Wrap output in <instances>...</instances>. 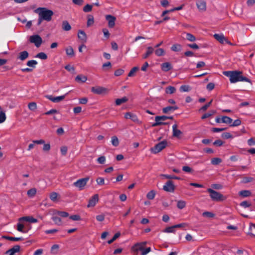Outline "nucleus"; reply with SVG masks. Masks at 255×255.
I'll return each instance as SVG.
<instances>
[{"mask_svg":"<svg viewBox=\"0 0 255 255\" xmlns=\"http://www.w3.org/2000/svg\"><path fill=\"white\" fill-rule=\"evenodd\" d=\"M242 73L241 72L238 71H228L223 72L224 75L230 78V82L232 83L238 82L251 83V80L249 78L242 76Z\"/></svg>","mask_w":255,"mask_h":255,"instance_id":"obj_1","label":"nucleus"},{"mask_svg":"<svg viewBox=\"0 0 255 255\" xmlns=\"http://www.w3.org/2000/svg\"><path fill=\"white\" fill-rule=\"evenodd\" d=\"M35 12L38 14L39 17L47 21L51 20L52 16L53 15V12L51 10L45 7H38L35 10Z\"/></svg>","mask_w":255,"mask_h":255,"instance_id":"obj_2","label":"nucleus"},{"mask_svg":"<svg viewBox=\"0 0 255 255\" xmlns=\"http://www.w3.org/2000/svg\"><path fill=\"white\" fill-rule=\"evenodd\" d=\"M207 192L210 193V197L213 201H223L226 199L221 193L216 191L212 189L208 188Z\"/></svg>","mask_w":255,"mask_h":255,"instance_id":"obj_3","label":"nucleus"},{"mask_svg":"<svg viewBox=\"0 0 255 255\" xmlns=\"http://www.w3.org/2000/svg\"><path fill=\"white\" fill-rule=\"evenodd\" d=\"M167 145V142L166 140H163L157 144H155V146L150 149V151L154 154H156L162 149L165 148Z\"/></svg>","mask_w":255,"mask_h":255,"instance_id":"obj_4","label":"nucleus"},{"mask_svg":"<svg viewBox=\"0 0 255 255\" xmlns=\"http://www.w3.org/2000/svg\"><path fill=\"white\" fill-rule=\"evenodd\" d=\"M89 180V177L80 179L77 180L76 182H74L73 185L78 188L79 190H82L84 189V187L86 185Z\"/></svg>","mask_w":255,"mask_h":255,"instance_id":"obj_5","label":"nucleus"},{"mask_svg":"<svg viewBox=\"0 0 255 255\" xmlns=\"http://www.w3.org/2000/svg\"><path fill=\"white\" fill-rule=\"evenodd\" d=\"M168 116H156L155 118V122L152 125V126L154 127L160 125H167L168 124V123H165L162 121H164L166 120H168Z\"/></svg>","mask_w":255,"mask_h":255,"instance_id":"obj_6","label":"nucleus"},{"mask_svg":"<svg viewBox=\"0 0 255 255\" xmlns=\"http://www.w3.org/2000/svg\"><path fill=\"white\" fill-rule=\"evenodd\" d=\"M29 40L31 43H34L37 47H39L42 42V38L37 34L30 36Z\"/></svg>","mask_w":255,"mask_h":255,"instance_id":"obj_7","label":"nucleus"},{"mask_svg":"<svg viewBox=\"0 0 255 255\" xmlns=\"http://www.w3.org/2000/svg\"><path fill=\"white\" fill-rule=\"evenodd\" d=\"M214 37L221 43H227L230 46H234V44L230 42L224 35L223 33L215 34Z\"/></svg>","mask_w":255,"mask_h":255,"instance_id":"obj_8","label":"nucleus"},{"mask_svg":"<svg viewBox=\"0 0 255 255\" xmlns=\"http://www.w3.org/2000/svg\"><path fill=\"white\" fill-rule=\"evenodd\" d=\"M146 244V242L136 243L132 247L131 251L135 253H138V251L142 252Z\"/></svg>","mask_w":255,"mask_h":255,"instance_id":"obj_9","label":"nucleus"},{"mask_svg":"<svg viewBox=\"0 0 255 255\" xmlns=\"http://www.w3.org/2000/svg\"><path fill=\"white\" fill-rule=\"evenodd\" d=\"M163 189L166 192L173 193L175 190L173 182L171 180H168L163 186Z\"/></svg>","mask_w":255,"mask_h":255,"instance_id":"obj_10","label":"nucleus"},{"mask_svg":"<svg viewBox=\"0 0 255 255\" xmlns=\"http://www.w3.org/2000/svg\"><path fill=\"white\" fill-rule=\"evenodd\" d=\"M91 91L96 94H102L107 91V89L103 87L95 86L91 88Z\"/></svg>","mask_w":255,"mask_h":255,"instance_id":"obj_11","label":"nucleus"},{"mask_svg":"<svg viewBox=\"0 0 255 255\" xmlns=\"http://www.w3.org/2000/svg\"><path fill=\"white\" fill-rule=\"evenodd\" d=\"M99 201V196L98 194H95L89 200L88 204L87 205V207H94L97 203H98Z\"/></svg>","mask_w":255,"mask_h":255,"instance_id":"obj_12","label":"nucleus"},{"mask_svg":"<svg viewBox=\"0 0 255 255\" xmlns=\"http://www.w3.org/2000/svg\"><path fill=\"white\" fill-rule=\"evenodd\" d=\"M45 97L54 103H58L62 101L65 98V95L54 97L52 95H46Z\"/></svg>","mask_w":255,"mask_h":255,"instance_id":"obj_13","label":"nucleus"},{"mask_svg":"<svg viewBox=\"0 0 255 255\" xmlns=\"http://www.w3.org/2000/svg\"><path fill=\"white\" fill-rule=\"evenodd\" d=\"M125 118L127 119H130L135 123H138L139 120L137 116L130 112H127L125 114Z\"/></svg>","mask_w":255,"mask_h":255,"instance_id":"obj_14","label":"nucleus"},{"mask_svg":"<svg viewBox=\"0 0 255 255\" xmlns=\"http://www.w3.org/2000/svg\"><path fill=\"white\" fill-rule=\"evenodd\" d=\"M106 19L108 21V26L112 28L115 25L116 17L112 15H107Z\"/></svg>","mask_w":255,"mask_h":255,"instance_id":"obj_15","label":"nucleus"},{"mask_svg":"<svg viewBox=\"0 0 255 255\" xmlns=\"http://www.w3.org/2000/svg\"><path fill=\"white\" fill-rule=\"evenodd\" d=\"M18 221L19 222H22V221H26V222H29L30 223H34L37 222L38 221L36 219H35L31 216H25V217H22L19 218Z\"/></svg>","mask_w":255,"mask_h":255,"instance_id":"obj_16","label":"nucleus"},{"mask_svg":"<svg viewBox=\"0 0 255 255\" xmlns=\"http://www.w3.org/2000/svg\"><path fill=\"white\" fill-rule=\"evenodd\" d=\"M196 5L199 10L204 11L206 9V3L204 0H199L196 2Z\"/></svg>","mask_w":255,"mask_h":255,"instance_id":"obj_17","label":"nucleus"},{"mask_svg":"<svg viewBox=\"0 0 255 255\" xmlns=\"http://www.w3.org/2000/svg\"><path fill=\"white\" fill-rule=\"evenodd\" d=\"M75 80L78 83H85L87 81V76H86L85 75L80 74V75H77L75 77Z\"/></svg>","mask_w":255,"mask_h":255,"instance_id":"obj_18","label":"nucleus"},{"mask_svg":"<svg viewBox=\"0 0 255 255\" xmlns=\"http://www.w3.org/2000/svg\"><path fill=\"white\" fill-rule=\"evenodd\" d=\"M172 67L169 62H165L161 64V69L162 71L167 72L172 69Z\"/></svg>","mask_w":255,"mask_h":255,"instance_id":"obj_19","label":"nucleus"},{"mask_svg":"<svg viewBox=\"0 0 255 255\" xmlns=\"http://www.w3.org/2000/svg\"><path fill=\"white\" fill-rule=\"evenodd\" d=\"M178 109V107L177 106H168L163 108L162 112L164 114L168 113L170 111H174Z\"/></svg>","mask_w":255,"mask_h":255,"instance_id":"obj_20","label":"nucleus"},{"mask_svg":"<svg viewBox=\"0 0 255 255\" xmlns=\"http://www.w3.org/2000/svg\"><path fill=\"white\" fill-rule=\"evenodd\" d=\"M177 125L176 124L172 126L173 136L175 137H179L182 133V132L179 129L177 128Z\"/></svg>","mask_w":255,"mask_h":255,"instance_id":"obj_21","label":"nucleus"},{"mask_svg":"<svg viewBox=\"0 0 255 255\" xmlns=\"http://www.w3.org/2000/svg\"><path fill=\"white\" fill-rule=\"evenodd\" d=\"M1 238L11 241H20L24 240L22 237H12L6 236H2Z\"/></svg>","mask_w":255,"mask_h":255,"instance_id":"obj_22","label":"nucleus"},{"mask_svg":"<svg viewBox=\"0 0 255 255\" xmlns=\"http://www.w3.org/2000/svg\"><path fill=\"white\" fill-rule=\"evenodd\" d=\"M29 54L26 51H23L19 53L18 59L21 61L25 60L28 57Z\"/></svg>","mask_w":255,"mask_h":255,"instance_id":"obj_23","label":"nucleus"},{"mask_svg":"<svg viewBox=\"0 0 255 255\" xmlns=\"http://www.w3.org/2000/svg\"><path fill=\"white\" fill-rule=\"evenodd\" d=\"M78 37L79 39L81 40L82 41H85L87 39V35L85 32L83 30H79L78 32Z\"/></svg>","mask_w":255,"mask_h":255,"instance_id":"obj_24","label":"nucleus"},{"mask_svg":"<svg viewBox=\"0 0 255 255\" xmlns=\"http://www.w3.org/2000/svg\"><path fill=\"white\" fill-rule=\"evenodd\" d=\"M62 28L65 31H69L71 29V26L67 21L64 20L62 22Z\"/></svg>","mask_w":255,"mask_h":255,"instance_id":"obj_25","label":"nucleus"},{"mask_svg":"<svg viewBox=\"0 0 255 255\" xmlns=\"http://www.w3.org/2000/svg\"><path fill=\"white\" fill-rule=\"evenodd\" d=\"M20 251V246L19 245H15L12 248L10 249L8 251L6 252V254H8V253H11L13 254H15L16 253L19 252Z\"/></svg>","mask_w":255,"mask_h":255,"instance_id":"obj_26","label":"nucleus"},{"mask_svg":"<svg viewBox=\"0 0 255 255\" xmlns=\"http://www.w3.org/2000/svg\"><path fill=\"white\" fill-rule=\"evenodd\" d=\"M37 64V62L34 60H29L26 63V65L32 69L35 68Z\"/></svg>","mask_w":255,"mask_h":255,"instance_id":"obj_27","label":"nucleus"},{"mask_svg":"<svg viewBox=\"0 0 255 255\" xmlns=\"http://www.w3.org/2000/svg\"><path fill=\"white\" fill-rule=\"evenodd\" d=\"M239 194L240 196H241L244 197H249L251 195V192L249 190H242L239 192Z\"/></svg>","mask_w":255,"mask_h":255,"instance_id":"obj_28","label":"nucleus"},{"mask_svg":"<svg viewBox=\"0 0 255 255\" xmlns=\"http://www.w3.org/2000/svg\"><path fill=\"white\" fill-rule=\"evenodd\" d=\"M128 101V99L126 97H124L121 99H117L116 100V104L117 106H119L123 103H126Z\"/></svg>","mask_w":255,"mask_h":255,"instance_id":"obj_29","label":"nucleus"},{"mask_svg":"<svg viewBox=\"0 0 255 255\" xmlns=\"http://www.w3.org/2000/svg\"><path fill=\"white\" fill-rule=\"evenodd\" d=\"M222 123L230 125L232 123L233 120L227 116H223L222 120Z\"/></svg>","mask_w":255,"mask_h":255,"instance_id":"obj_30","label":"nucleus"},{"mask_svg":"<svg viewBox=\"0 0 255 255\" xmlns=\"http://www.w3.org/2000/svg\"><path fill=\"white\" fill-rule=\"evenodd\" d=\"M35 58H38L42 60H46L47 59V55L44 52H40L35 56Z\"/></svg>","mask_w":255,"mask_h":255,"instance_id":"obj_31","label":"nucleus"},{"mask_svg":"<svg viewBox=\"0 0 255 255\" xmlns=\"http://www.w3.org/2000/svg\"><path fill=\"white\" fill-rule=\"evenodd\" d=\"M222 162V159L220 158L215 157L211 159V163L213 165H217Z\"/></svg>","mask_w":255,"mask_h":255,"instance_id":"obj_32","label":"nucleus"},{"mask_svg":"<svg viewBox=\"0 0 255 255\" xmlns=\"http://www.w3.org/2000/svg\"><path fill=\"white\" fill-rule=\"evenodd\" d=\"M191 89L189 85H182L180 87V91L182 92H189Z\"/></svg>","mask_w":255,"mask_h":255,"instance_id":"obj_33","label":"nucleus"},{"mask_svg":"<svg viewBox=\"0 0 255 255\" xmlns=\"http://www.w3.org/2000/svg\"><path fill=\"white\" fill-rule=\"evenodd\" d=\"M240 205L244 208H247L251 207L252 206V204L250 201H244L242 202Z\"/></svg>","mask_w":255,"mask_h":255,"instance_id":"obj_34","label":"nucleus"},{"mask_svg":"<svg viewBox=\"0 0 255 255\" xmlns=\"http://www.w3.org/2000/svg\"><path fill=\"white\" fill-rule=\"evenodd\" d=\"M112 144L114 146H117L119 144V141L118 137L116 136L112 137L111 140Z\"/></svg>","mask_w":255,"mask_h":255,"instance_id":"obj_35","label":"nucleus"},{"mask_svg":"<svg viewBox=\"0 0 255 255\" xmlns=\"http://www.w3.org/2000/svg\"><path fill=\"white\" fill-rule=\"evenodd\" d=\"M186 206V202L183 200H179L177 202V207L180 209H182Z\"/></svg>","mask_w":255,"mask_h":255,"instance_id":"obj_36","label":"nucleus"},{"mask_svg":"<svg viewBox=\"0 0 255 255\" xmlns=\"http://www.w3.org/2000/svg\"><path fill=\"white\" fill-rule=\"evenodd\" d=\"M52 220L56 224L58 225H60L61 224V218L58 216H53L52 217Z\"/></svg>","mask_w":255,"mask_h":255,"instance_id":"obj_37","label":"nucleus"},{"mask_svg":"<svg viewBox=\"0 0 255 255\" xmlns=\"http://www.w3.org/2000/svg\"><path fill=\"white\" fill-rule=\"evenodd\" d=\"M176 91V89L173 86H168L166 88V93L167 94H172Z\"/></svg>","mask_w":255,"mask_h":255,"instance_id":"obj_38","label":"nucleus"},{"mask_svg":"<svg viewBox=\"0 0 255 255\" xmlns=\"http://www.w3.org/2000/svg\"><path fill=\"white\" fill-rule=\"evenodd\" d=\"M36 193V190L35 188H31L27 191V194L29 197H33Z\"/></svg>","mask_w":255,"mask_h":255,"instance_id":"obj_39","label":"nucleus"},{"mask_svg":"<svg viewBox=\"0 0 255 255\" xmlns=\"http://www.w3.org/2000/svg\"><path fill=\"white\" fill-rule=\"evenodd\" d=\"M24 229V225L20 223H18L17 225V230L18 232L23 233H27V231L23 230Z\"/></svg>","mask_w":255,"mask_h":255,"instance_id":"obj_40","label":"nucleus"},{"mask_svg":"<svg viewBox=\"0 0 255 255\" xmlns=\"http://www.w3.org/2000/svg\"><path fill=\"white\" fill-rule=\"evenodd\" d=\"M155 192L153 190L149 191L146 195V197L149 200H152L154 198Z\"/></svg>","mask_w":255,"mask_h":255,"instance_id":"obj_41","label":"nucleus"},{"mask_svg":"<svg viewBox=\"0 0 255 255\" xmlns=\"http://www.w3.org/2000/svg\"><path fill=\"white\" fill-rule=\"evenodd\" d=\"M175 231L174 226L167 227L163 231V232L167 233H174Z\"/></svg>","mask_w":255,"mask_h":255,"instance_id":"obj_42","label":"nucleus"},{"mask_svg":"<svg viewBox=\"0 0 255 255\" xmlns=\"http://www.w3.org/2000/svg\"><path fill=\"white\" fill-rule=\"evenodd\" d=\"M65 69L67 70L68 71L71 72V73H75V68L74 66L68 64L65 66Z\"/></svg>","mask_w":255,"mask_h":255,"instance_id":"obj_43","label":"nucleus"},{"mask_svg":"<svg viewBox=\"0 0 255 255\" xmlns=\"http://www.w3.org/2000/svg\"><path fill=\"white\" fill-rule=\"evenodd\" d=\"M155 54L158 56H161L164 55L165 52L164 49H156L154 51Z\"/></svg>","mask_w":255,"mask_h":255,"instance_id":"obj_44","label":"nucleus"},{"mask_svg":"<svg viewBox=\"0 0 255 255\" xmlns=\"http://www.w3.org/2000/svg\"><path fill=\"white\" fill-rule=\"evenodd\" d=\"M254 180V178L251 177H244L243 178L242 182L243 183H248Z\"/></svg>","mask_w":255,"mask_h":255,"instance_id":"obj_45","label":"nucleus"},{"mask_svg":"<svg viewBox=\"0 0 255 255\" xmlns=\"http://www.w3.org/2000/svg\"><path fill=\"white\" fill-rule=\"evenodd\" d=\"M29 109L31 111H34L37 108L36 103L35 102L29 103L28 105Z\"/></svg>","mask_w":255,"mask_h":255,"instance_id":"obj_46","label":"nucleus"},{"mask_svg":"<svg viewBox=\"0 0 255 255\" xmlns=\"http://www.w3.org/2000/svg\"><path fill=\"white\" fill-rule=\"evenodd\" d=\"M154 52V49H148L146 52L143 55L142 58H147Z\"/></svg>","mask_w":255,"mask_h":255,"instance_id":"obj_47","label":"nucleus"},{"mask_svg":"<svg viewBox=\"0 0 255 255\" xmlns=\"http://www.w3.org/2000/svg\"><path fill=\"white\" fill-rule=\"evenodd\" d=\"M162 176L164 177L165 178L169 179H177L179 180L180 178L177 176H176L175 175H170L168 174H162Z\"/></svg>","mask_w":255,"mask_h":255,"instance_id":"obj_48","label":"nucleus"},{"mask_svg":"<svg viewBox=\"0 0 255 255\" xmlns=\"http://www.w3.org/2000/svg\"><path fill=\"white\" fill-rule=\"evenodd\" d=\"M121 235V234L120 232H118L115 234L114 237L112 238V239L110 240H109L108 241V243L109 244H112L113 242H114L117 238H118Z\"/></svg>","mask_w":255,"mask_h":255,"instance_id":"obj_49","label":"nucleus"},{"mask_svg":"<svg viewBox=\"0 0 255 255\" xmlns=\"http://www.w3.org/2000/svg\"><path fill=\"white\" fill-rule=\"evenodd\" d=\"M212 102H213V100L212 99L209 103H207L206 104H205V105L202 106L200 108V111H206L207 109L211 106Z\"/></svg>","mask_w":255,"mask_h":255,"instance_id":"obj_50","label":"nucleus"},{"mask_svg":"<svg viewBox=\"0 0 255 255\" xmlns=\"http://www.w3.org/2000/svg\"><path fill=\"white\" fill-rule=\"evenodd\" d=\"M94 20L93 16L91 15L89 16L88 17V20L87 23V26H90L94 24Z\"/></svg>","mask_w":255,"mask_h":255,"instance_id":"obj_51","label":"nucleus"},{"mask_svg":"<svg viewBox=\"0 0 255 255\" xmlns=\"http://www.w3.org/2000/svg\"><path fill=\"white\" fill-rule=\"evenodd\" d=\"M66 53L68 56L72 57L74 56V51L73 49H66Z\"/></svg>","mask_w":255,"mask_h":255,"instance_id":"obj_52","label":"nucleus"},{"mask_svg":"<svg viewBox=\"0 0 255 255\" xmlns=\"http://www.w3.org/2000/svg\"><path fill=\"white\" fill-rule=\"evenodd\" d=\"M138 69V68L137 67H133L130 70L129 72L128 73V77H132V76H133L134 75L135 73L137 71Z\"/></svg>","mask_w":255,"mask_h":255,"instance_id":"obj_53","label":"nucleus"},{"mask_svg":"<svg viewBox=\"0 0 255 255\" xmlns=\"http://www.w3.org/2000/svg\"><path fill=\"white\" fill-rule=\"evenodd\" d=\"M6 119V116L4 112H0V124L3 123Z\"/></svg>","mask_w":255,"mask_h":255,"instance_id":"obj_54","label":"nucleus"},{"mask_svg":"<svg viewBox=\"0 0 255 255\" xmlns=\"http://www.w3.org/2000/svg\"><path fill=\"white\" fill-rule=\"evenodd\" d=\"M182 170L187 173H192L193 170L188 166H184L182 167Z\"/></svg>","mask_w":255,"mask_h":255,"instance_id":"obj_55","label":"nucleus"},{"mask_svg":"<svg viewBox=\"0 0 255 255\" xmlns=\"http://www.w3.org/2000/svg\"><path fill=\"white\" fill-rule=\"evenodd\" d=\"M92 9V5L87 4L83 7V11L85 12H90Z\"/></svg>","mask_w":255,"mask_h":255,"instance_id":"obj_56","label":"nucleus"},{"mask_svg":"<svg viewBox=\"0 0 255 255\" xmlns=\"http://www.w3.org/2000/svg\"><path fill=\"white\" fill-rule=\"evenodd\" d=\"M186 38L187 40L190 41H194L196 39L195 37L191 33H187Z\"/></svg>","mask_w":255,"mask_h":255,"instance_id":"obj_57","label":"nucleus"},{"mask_svg":"<svg viewBox=\"0 0 255 255\" xmlns=\"http://www.w3.org/2000/svg\"><path fill=\"white\" fill-rule=\"evenodd\" d=\"M57 196L58 194L57 193L52 192L50 194L49 197L51 200H52V201H55L56 200Z\"/></svg>","mask_w":255,"mask_h":255,"instance_id":"obj_58","label":"nucleus"},{"mask_svg":"<svg viewBox=\"0 0 255 255\" xmlns=\"http://www.w3.org/2000/svg\"><path fill=\"white\" fill-rule=\"evenodd\" d=\"M97 161L100 164H104L106 161V157L104 156H101L97 159Z\"/></svg>","mask_w":255,"mask_h":255,"instance_id":"obj_59","label":"nucleus"},{"mask_svg":"<svg viewBox=\"0 0 255 255\" xmlns=\"http://www.w3.org/2000/svg\"><path fill=\"white\" fill-rule=\"evenodd\" d=\"M97 183L99 185H103L105 184V180L103 177H98L96 179Z\"/></svg>","mask_w":255,"mask_h":255,"instance_id":"obj_60","label":"nucleus"},{"mask_svg":"<svg viewBox=\"0 0 255 255\" xmlns=\"http://www.w3.org/2000/svg\"><path fill=\"white\" fill-rule=\"evenodd\" d=\"M241 124V121L240 119H237L234 122L230 124L231 127H237L240 126Z\"/></svg>","mask_w":255,"mask_h":255,"instance_id":"obj_61","label":"nucleus"},{"mask_svg":"<svg viewBox=\"0 0 255 255\" xmlns=\"http://www.w3.org/2000/svg\"><path fill=\"white\" fill-rule=\"evenodd\" d=\"M203 216L208 218H213L215 216V214L210 212H205L203 213Z\"/></svg>","mask_w":255,"mask_h":255,"instance_id":"obj_62","label":"nucleus"},{"mask_svg":"<svg viewBox=\"0 0 255 255\" xmlns=\"http://www.w3.org/2000/svg\"><path fill=\"white\" fill-rule=\"evenodd\" d=\"M124 72V70L122 69H119L115 71V75L116 76H119L122 75Z\"/></svg>","mask_w":255,"mask_h":255,"instance_id":"obj_63","label":"nucleus"},{"mask_svg":"<svg viewBox=\"0 0 255 255\" xmlns=\"http://www.w3.org/2000/svg\"><path fill=\"white\" fill-rule=\"evenodd\" d=\"M222 137L225 139H229L232 137V135L230 132H224L222 134Z\"/></svg>","mask_w":255,"mask_h":255,"instance_id":"obj_64","label":"nucleus"}]
</instances>
